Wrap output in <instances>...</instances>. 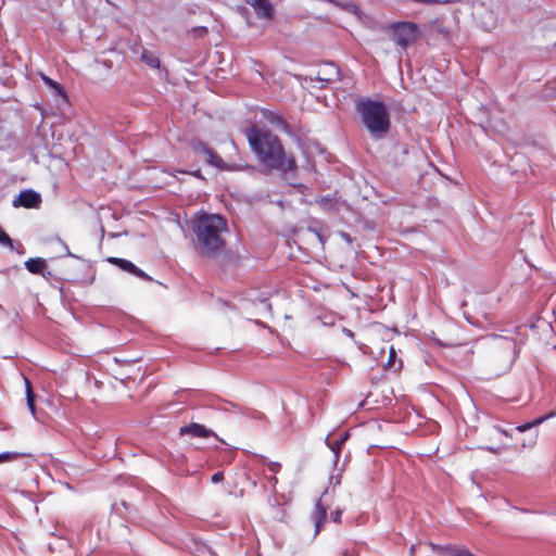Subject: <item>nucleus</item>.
Returning <instances> with one entry per match:
<instances>
[{
    "label": "nucleus",
    "mask_w": 556,
    "mask_h": 556,
    "mask_svg": "<svg viewBox=\"0 0 556 556\" xmlns=\"http://www.w3.org/2000/svg\"><path fill=\"white\" fill-rule=\"evenodd\" d=\"M267 502H268V504H269L270 506H276V505H278V504H279V503H278V501H277V498L275 497V495H274V494H271V495H269V496H268Z\"/></svg>",
    "instance_id": "obj_33"
},
{
    "label": "nucleus",
    "mask_w": 556,
    "mask_h": 556,
    "mask_svg": "<svg viewBox=\"0 0 556 556\" xmlns=\"http://www.w3.org/2000/svg\"><path fill=\"white\" fill-rule=\"evenodd\" d=\"M312 520L315 526L314 536H316L320 532L327 520V510L321 505L320 500L317 501L315 508L312 513Z\"/></svg>",
    "instance_id": "obj_15"
},
{
    "label": "nucleus",
    "mask_w": 556,
    "mask_h": 556,
    "mask_svg": "<svg viewBox=\"0 0 556 556\" xmlns=\"http://www.w3.org/2000/svg\"><path fill=\"white\" fill-rule=\"evenodd\" d=\"M25 384H26L27 407H28L30 414L35 417V415H36V406H35L36 394L33 391L29 380L26 378H25Z\"/></svg>",
    "instance_id": "obj_20"
},
{
    "label": "nucleus",
    "mask_w": 556,
    "mask_h": 556,
    "mask_svg": "<svg viewBox=\"0 0 556 556\" xmlns=\"http://www.w3.org/2000/svg\"><path fill=\"white\" fill-rule=\"evenodd\" d=\"M179 434L181 437H190V438H208L214 437L218 442L225 443L223 439H220L212 429L205 427L202 424L190 422L180 427Z\"/></svg>",
    "instance_id": "obj_6"
},
{
    "label": "nucleus",
    "mask_w": 556,
    "mask_h": 556,
    "mask_svg": "<svg viewBox=\"0 0 556 556\" xmlns=\"http://www.w3.org/2000/svg\"><path fill=\"white\" fill-rule=\"evenodd\" d=\"M108 262L118 267L122 271L128 273L139 279L153 281V278L135 265L131 261L122 257H109Z\"/></svg>",
    "instance_id": "obj_7"
},
{
    "label": "nucleus",
    "mask_w": 556,
    "mask_h": 556,
    "mask_svg": "<svg viewBox=\"0 0 556 556\" xmlns=\"http://www.w3.org/2000/svg\"><path fill=\"white\" fill-rule=\"evenodd\" d=\"M262 116L271 125L283 129L289 132V124L285 121L283 116L278 112L271 110H264Z\"/></svg>",
    "instance_id": "obj_16"
},
{
    "label": "nucleus",
    "mask_w": 556,
    "mask_h": 556,
    "mask_svg": "<svg viewBox=\"0 0 556 556\" xmlns=\"http://www.w3.org/2000/svg\"><path fill=\"white\" fill-rule=\"evenodd\" d=\"M181 173L189 174V175H191V176H193V177H195V178L202 179V180H204V179H205V178L203 177V175H202L201 169H199V168H198V169H194V170H190V172L181 170Z\"/></svg>",
    "instance_id": "obj_30"
},
{
    "label": "nucleus",
    "mask_w": 556,
    "mask_h": 556,
    "mask_svg": "<svg viewBox=\"0 0 556 556\" xmlns=\"http://www.w3.org/2000/svg\"><path fill=\"white\" fill-rule=\"evenodd\" d=\"M316 202L323 206H329V208H333L336 206L334 199L329 194L317 198Z\"/></svg>",
    "instance_id": "obj_24"
},
{
    "label": "nucleus",
    "mask_w": 556,
    "mask_h": 556,
    "mask_svg": "<svg viewBox=\"0 0 556 556\" xmlns=\"http://www.w3.org/2000/svg\"><path fill=\"white\" fill-rule=\"evenodd\" d=\"M193 31L202 35V34H206L207 33V28L205 26H200V27L193 28Z\"/></svg>",
    "instance_id": "obj_35"
},
{
    "label": "nucleus",
    "mask_w": 556,
    "mask_h": 556,
    "mask_svg": "<svg viewBox=\"0 0 556 556\" xmlns=\"http://www.w3.org/2000/svg\"><path fill=\"white\" fill-rule=\"evenodd\" d=\"M195 245L203 255H214L225 249L222 233L228 231L227 220L218 214L203 213L193 222Z\"/></svg>",
    "instance_id": "obj_2"
},
{
    "label": "nucleus",
    "mask_w": 556,
    "mask_h": 556,
    "mask_svg": "<svg viewBox=\"0 0 556 556\" xmlns=\"http://www.w3.org/2000/svg\"><path fill=\"white\" fill-rule=\"evenodd\" d=\"M247 3L254 9L257 17L264 20L274 17V7L269 0H247Z\"/></svg>",
    "instance_id": "obj_13"
},
{
    "label": "nucleus",
    "mask_w": 556,
    "mask_h": 556,
    "mask_svg": "<svg viewBox=\"0 0 556 556\" xmlns=\"http://www.w3.org/2000/svg\"><path fill=\"white\" fill-rule=\"evenodd\" d=\"M555 415H556V414L551 413V414H548V415H546V416L538 417V418H535V419H534L533 421H531V422H526V424H522V425H520V426H517L514 430H516L517 432L522 433V432H525V431H527V430L531 429L532 427H535V426H539V425L543 424L545 420H547L548 418H551V417H553V416H555Z\"/></svg>",
    "instance_id": "obj_21"
},
{
    "label": "nucleus",
    "mask_w": 556,
    "mask_h": 556,
    "mask_svg": "<svg viewBox=\"0 0 556 556\" xmlns=\"http://www.w3.org/2000/svg\"><path fill=\"white\" fill-rule=\"evenodd\" d=\"M408 149L405 144L396 142L392 146L390 157L395 166L401 165L404 162V157L407 155Z\"/></svg>",
    "instance_id": "obj_17"
},
{
    "label": "nucleus",
    "mask_w": 556,
    "mask_h": 556,
    "mask_svg": "<svg viewBox=\"0 0 556 556\" xmlns=\"http://www.w3.org/2000/svg\"><path fill=\"white\" fill-rule=\"evenodd\" d=\"M392 40L402 48H406L415 42L420 30L416 23L413 22H397L391 25Z\"/></svg>",
    "instance_id": "obj_5"
},
{
    "label": "nucleus",
    "mask_w": 556,
    "mask_h": 556,
    "mask_svg": "<svg viewBox=\"0 0 556 556\" xmlns=\"http://www.w3.org/2000/svg\"><path fill=\"white\" fill-rule=\"evenodd\" d=\"M350 434L349 432L341 433L340 435L331 439L330 434L326 437L325 444L331 450L333 453V465L337 467L342 446L348 441Z\"/></svg>",
    "instance_id": "obj_12"
},
{
    "label": "nucleus",
    "mask_w": 556,
    "mask_h": 556,
    "mask_svg": "<svg viewBox=\"0 0 556 556\" xmlns=\"http://www.w3.org/2000/svg\"><path fill=\"white\" fill-rule=\"evenodd\" d=\"M342 555H343V556H357V554H356V552H355V549H354V548H352V549H349V548H348V549H344V551L342 552Z\"/></svg>",
    "instance_id": "obj_34"
},
{
    "label": "nucleus",
    "mask_w": 556,
    "mask_h": 556,
    "mask_svg": "<svg viewBox=\"0 0 556 556\" xmlns=\"http://www.w3.org/2000/svg\"><path fill=\"white\" fill-rule=\"evenodd\" d=\"M41 78H42L43 83L52 90V93L55 97H60L64 100L67 99L66 91L60 83L55 81L54 79H52L46 75H42Z\"/></svg>",
    "instance_id": "obj_19"
},
{
    "label": "nucleus",
    "mask_w": 556,
    "mask_h": 556,
    "mask_svg": "<svg viewBox=\"0 0 556 556\" xmlns=\"http://www.w3.org/2000/svg\"><path fill=\"white\" fill-rule=\"evenodd\" d=\"M333 479H336V482H334L336 484H339V483H340L339 475H338V476H336V477H334V476H331V477H330V482H332V480H333Z\"/></svg>",
    "instance_id": "obj_41"
},
{
    "label": "nucleus",
    "mask_w": 556,
    "mask_h": 556,
    "mask_svg": "<svg viewBox=\"0 0 556 556\" xmlns=\"http://www.w3.org/2000/svg\"><path fill=\"white\" fill-rule=\"evenodd\" d=\"M189 147L194 154L203 156L207 165L215 167L218 170L231 172L239 168L237 165L227 164L214 149L208 147L201 139H192Z\"/></svg>",
    "instance_id": "obj_4"
},
{
    "label": "nucleus",
    "mask_w": 556,
    "mask_h": 556,
    "mask_svg": "<svg viewBox=\"0 0 556 556\" xmlns=\"http://www.w3.org/2000/svg\"><path fill=\"white\" fill-rule=\"evenodd\" d=\"M494 429L497 432L505 434L506 437L510 435V433L507 430L503 429L501 426H495Z\"/></svg>",
    "instance_id": "obj_37"
},
{
    "label": "nucleus",
    "mask_w": 556,
    "mask_h": 556,
    "mask_svg": "<svg viewBox=\"0 0 556 556\" xmlns=\"http://www.w3.org/2000/svg\"><path fill=\"white\" fill-rule=\"evenodd\" d=\"M41 203V195L33 189L21 191L12 202L14 207L35 208Z\"/></svg>",
    "instance_id": "obj_8"
},
{
    "label": "nucleus",
    "mask_w": 556,
    "mask_h": 556,
    "mask_svg": "<svg viewBox=\"0 0 556 556\" xmlns=\"http://www.w3.org/2000/svg\"><path fill=\"white\" fill-rule=\"evenodd\" d=\"M356 112L372 138L381 139L389 132L391 121L384 102L370 98H361L356 102Z\"/></svg>",
    "instance_id": "obj_3"
},
{
    "label": "nucleus",
    "mask_w": 556,
    "mask_h": 556,
    "mask_svg": "<svg viewBox=\"0 0 556 556\" xmlns=\"http://www.w3.org/2000/svg\"><path fill=\"white\" fill-rule=\"evenodd\" d=\"M224 480V473L223 471H216L215 473L212 475L211 477V481L212 483H219Z\"/></svg>",
    "instance_id": "obj_29"
},
{
    "label": "nucleus",
    "mask_w": 556,
    "mask_h": 556,
    "mask_svg": "<svg viewBox=\"0 0 556 556\" xmlns=\"http://www.w3.org/2000/svg\"><path fill=\"white\" fill-rule=\"evenodd\" d=\"M26 269L35 275H41L43 277H48L51 275V271L47 269L46 260L42 257H30L25 262Z\"/></svg>",
    "instance_id": "obj_14"
},
{
    "label": "nucleus",
    "mask_w": 556,
    "mask_h": 556,
    "mask_svg": "<svg viewBox=\"0 0 556 556\" xmlns=\"http://www.w3.org/2000/svg\"><path fill=\"white\" fill-rule=\"evenodd\" d=\"M251 484H252L253 486H256V484H257V483H256V480H252V481H251Z\"/></svg>",
    "instance_id": "obj_43"
},
{
    "label": "nucleus",
    "mask_w": 556,
    "mask_h": 556,
    "mask_svg": "<svg viewBox=\"0 0 556 556\" xmlns=\"http://www.w3.org/2000/svg\"><path fill=\"white\" fill-rule=\"evenodd\" d=\"M343 332L346 337L354 338V332L352 330L344 328Z\"/></svg>",
    "instance_id": "obj_39"
},
{
    "label": "nucleus",
    "mask_w": 556,
    "mask_h": 556,
    "mask_svg": "<svg viewBox=\"0 0 556 556\" xmlns=\"http://www.w3.org/2000/svg\"><path fill=\"white\" fill-rule=\"evenodd\" d=\"M141 61L151 68H159L161 64L160 59L153 52L146 49L141 53Z\"/></svg>",
    "instance_id": "obj_22"
},
{
    "label": "nucleus",
    "mask_w": 556,
    "mask_h": 556,
    "mask_svg": "<svg viewBox=\"0 0 556 556\" xmlns=\"http://www.w3.org/2000/svg\"><path fill=\"white\" fill-rule=\"evenodd\" d=\"M245 137L251 151L268 172L286 174L295 168L292 155H288L278 136L267 129L252 125L245 129Z\"/></svg>",
    "instance_id": "obj_1"
},
{
    "label": "nucleus",
    "mask_w": 556,
    "mask_h": 556,
    "mask_svg": "<svg viewBox=\"0 0 556 556\" xmlns=\"http://www.w3.org/2000/svg\"><path fill=\"white\" fill-rule=\"evenodd\" d=\"M434 342H435L439 346H444V348L452 346V344L443 343V342H442L441 340H439V339H434Z\"/></svg>",
    "instance_id": "obj_40"
},
{
    "label": "nucleus",
    "mask_w": 556,
    "mask_h": 556,
    "mask_svg": "<svg viewBox=\"0 0 556 556\" xmlns=\"http://www.w3.org/2000/svg\"><path fill=\"white\" fill-rule=\"evenodd\" d=\"M258 303L262 306V308H264L268 313L271 312V304L268 299H266V298L260 299Z\"/></svg>",
    "instance_id": "obj_28"
},
{
    "label": "nucleus",
    "mask_w": 556,
    "mask_h": 556,
    "mask_svg": "<svg viewBox=\"0 0 556 556\" xmlns=\"http://www.w3.org/2000/svg\"><path fill=\"white\" fill-rule=\"evenodd\" d=\"M23 455H24L23 453H18V452H2V453H0V463L11 460V459H16Z\"/></svg>",
    "instance_id": "obj_25"
},
{
    "label": "nucleus",
    "mask_w": 556,
    "mask_h": 556,
    "mask_svg": "<svg viewBox=\"0 0 556 556\" xmlns=\"http://www.w3.org/2000/svg\"><path fill=\"white\" fill-rule=\"evenodd\" d=\"M0 245L8 248L9 250L14 249V242L7 231L0 226Z\"/></svg>",
    "instance_id": "obj_23"
},
{
    "label": "nucleus",
    "mask_w": 556,
    "mask_h": 556,
    "mask_svg": "<svg viewBox=\"0 0 556 556\" xmlns=\"http://www.w3.org/2000/svg\"><path fill=\"white\" fill-rule=\"evenodd\" d=\"M485 450L494 454L500 452V447L496 446H486Z\"/></svg>",
    "instance_id": "obj_38"
},
{
    "label": "nucleus",
    "mask_w": 556,
    "mask_h": 556,
    "mask_svg": "<svg viewBox=\"0 0 556 556\" xmlns=\"http://www.w3.org/2000/svg\"><path fill=\"white\" fill-rule=\"evenodd\" d=\"M326 1L336 5L337 8H340L341 10H343L345 12L352 13L353 15H355L357 18L361 20L362 10L354 2H352V1L342 2V1H338V0H326Z\"/></svg>",
    "instance_id": "obj_18"
},
{
    "label": "nucleus",
    "mask_w": 556,
    "mask_h": 556,
    "mask_svg": "<svg viewBox=\"0 0 556 556\" xmlns=\"http://www.w3.org/2000/svg\"><path fill=\"white\" fill-rule=\"evenodd\" d=\"M267 481L270 483L273 491H275L278 479L275 476H270L267 478Z\"/></svg>",
    "instance_id": "obj_32"
},
{
    "label": "nucleus",
    "mask_w": 556,
    "mask_h": 556,
    "mask_svg": "<svg viewBox=\"0 0 556 556\" xmlns=\"http://www.w3.org/2000/svg\"><path fill=\"white\" fill-rule=\"evenodd\" d=\"M262 462L267 464L268 467H269V470L274 473H277L278 470L280 469L281 465L280 463H277V462H267V458L265 456H262Z\"/></svg>",
    "instance_id": "obj_26"
},
{
    "label": "nucleus",
    "mask_w": 556,
    "mask_h": 556,
    "mask_svg": "<svg viewBox=\"0 0 556 556\" xmlns=\"http://www.w3.org/2000/svg\"><path fill=\"white\" fill-rule=\"evenodd\" d=\"M342 237L344 238V240H350V236L348 233H342Z\"/></svg>",
    "instance_id": "obj_42"
},
{
    "label": "nucleus",
    "mask_w": 556,
    "mask_h": 556,
    "mask_svg": "<svg viewBox=\"0 0 556 556\" xmlns=\"http://www.w3.org/2000/svg\"><path fill=\"white\" fill-rule=\"evenodd\" d=\"M341 515H342V511H341V510H336V511L331 513V519H332L334 522H340V520H341Z\"/></svg>",
    "instance_id": "obj_31"
},
{
    "label": "nucleus",
    "mask_w": 556,
    "mask_h": 556,
    "mask_svg": "<svg viewBox=\"0 0 556 556\" xmlns=\"http://www.w3.org/2000/svg\"><path fill=\"white\" fill-rule=\"evenodd\" d=\"M219 409L250 419H262L264 417L263 413L251 407L241 406L233 402H225V406H222Z\"/></svg>",
    "instance_id": "obj_10"
},
{
    "label": "nucleus",
    "mask_w": 556,
    "mask_h": 556,
    "mask_svg": "<svg viewBox=\"0 0 556 556\" xmlns=\"http://www.w3.org/2000/svg\"><path fill=\"white\" fill-rule=\"evenodd\" d=\"M62 245L64 248V252H65V255L68 256V257H76L68 249L67 244L62 242Z\"/></svg>",
    "instance_id": "obj_36"
},
{
    "label": "nucleus",
    "mask_w": 556,
    "mask_h": 556,
    "mask_svg": "<svg viewBox=\"0 0 556 556\" xmlns=\"http://www.w3.org/2000/svg\"><path fill=\"white\" fill-rule=\"evenodd\" d=\"M429 546L431 547V551L438 556H475L468 548L453 544H430Z\"/></svg>",
    "instance_id": "obj_11"
},
{
    "label": "nucleus",
    "mask_w": 556,
    "mask_h": 556,
    "mask_svg": "<svg viewBox=\"0 0 556 556\" xmlns=\"http://www.w3.org/2000/svg\"><path fill=\"white\" fill-rule=\"evenodd\" d=\"M431 543H426V544H418V545H415L413 544L409 548V554L410 556H414L416 551H421V549H431V547L429 546Z\"/></svg>",
    "instance_id": "obj_27"
},
{
    "label": "nucleus",
    "mask_w": 556,
    "mask_h": 556,
    "mask_svg": "<svg viewBox=\"0 0 556 556\" xmlns=\"http://www.w3.org/2000/svg\"><path fill=\"white\" fill-rule=\"evenodd\" d=\"M316 80L326 84L340 80V70L338 65L331 61L324 62L318 68Z\"/></svg>",
    "instance_id": "obj_9"
}]
</instances>
